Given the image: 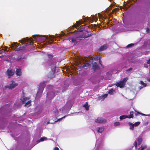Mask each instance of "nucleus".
<instances>
[{
    "label": "nucleus",
    "instance_id": "49",
    "mask_svg": "<svg viewBox=\"0 0 150 150\" xmlns=\"http://www.w3.org/2000/svg\"><path fill=\"white\" fill-rule=\"evenodd\" d=\"M63 118V117H62L61 119H58V120H60L62 119Z\"/></svg>",
    "mask_w": 150,
    "mask_h": 150
},
{
    "label": "nucleus",
    "instance_id": "3",
    "mask_svg": "<svg viewBox=\"0 0 150 150\" xmlns=\"http://www.w3.org/2000/svg\"><path fill=\"white\" fill-rule=\"evenodd\" d=\"M31 39H29L27 38H23L21 40V43H23L24 42L27 44L31 45L33 44V42L31 41Z\"/></svg>",
    "mask_w": 150,
    "mask_h": 150
},
{
    "label": "nucleus",
    "instance_id": "16",
    "mask_svg": "<svg viewBox=\"0 0 150 150\" xmlns=\"http://www.w3.org/2000/svg\"><path fill=\"white\" fill-rule=\"evenodd\" d=\"M83 107L85 108L86 110H88L89 106L88 105V102H86V103L83 105Z\"/></svg>",
    "mask_w": 150,
    "mask_h": 150
},
{
    "label": "nucleus",
    "instance_id": "12",
    "mask_svg": "<svg viewBox=\"0 0 150 150\" xmlns=\"http://www.w3.org/2000/svg\"><path fill=\"white\" fill-rule=\"evenodd\" d=\"M91 64L88 63H86L85 64L83 65H81L80 66V68H83L85 67H88L90 66Z\"/></svg>",
    "mask_w": 150,
    "mask_h": 150
},
{
    "label": "nucleus",
    "instance_id": "48",
    "mask_svg": "<svg viewBox=\"0 0 150 150\" xmlns=\"http://www.w3.org/2000/svg\"><path fill=\"white\" fill-rule=\"evenodd\" d=\"M70 103V102L69 101L67 102V104H69V103Z\"/></svg>",
    "mask_w": 150,
    "mask_h": 150
},
{
    "label": "nucleus",
    "instance_id": "41",
    "mask_svg": "<svg viewBox=\"0 0 150 150\" xmlns=\"http://www.w3.org/2000/svg\"><path fill=\"white\" fill-rule=\"evenodd\" d=\"M54 150H59V149L58 147H55L54 148Z\"/></svg>",
    "mask_w": 150,
    "mask_h": 150
},
{
    "label": "nucleus",
    "instance_id": "10",
    "mask_svg": "<svg viewBox=\"0 0 150 150\" xmlns=\"http://www.w3.org/2000/svg\"><path fill=\"white\" fill-rule=\"evenodd\" d=\"M21 69L20 68H17L16 71V74L17 76H21L22 75V72L21 71Z\"/></svg>",
    "mask_w": 150,
    "mask_h": 150
},
{
    "label": "nucleus",
    "instance_id": "4",
    "mask_svg": "<svg viewBox=\"0 0 150 150\" xmlns=\"http://www.w3.org/2000/svg\"><path fill=\"white\" fill-rule=\"evenodd\" d=\"M45 84L44 82L40 83L38 91L37 94V96H38V94L40 93H42V92L44 89L45 88Z\"/></svg>",
    "mask_w": 150,
    "mask_h": 150
},
{
    "label": "nucleus",
    "instance_id": "51",
    "mask_svg": "<svg viewBox=\"0 0 150 150\" xmlns=\"http://www.w3.org/2000/svg\"><path fill=\"white\" fill-rule=\"evenodd\" d=\"M105 96H106V97H107V95H108V94H105Z\"/></svg>",
    "mask_w": 150,
    "mask_h": 150
},
{
    "label": "nucleus",
    "instance_id": "33",
    "mask_svg": "<svg viewBox=\"0 0 150 150\" xmlns=\"http://www.w3.org/2000/svg\"><path fill=\"white\" fill-rule=\"evenodd\" d=\"M137 112V113L138 114H139L142 115H143V116H146V115H145V114H143V113H140V112Z\"/></svg>",
    "mask_w": 150,
    "mask_h": 150
},
{
    "label": "nucleus",
    "instance_id": "13",
    "mask_svg": "<svg viewBox=\"0 0 150 150\" xmlns=\"http://www.w3.org/2000/svg\"><path fill=\"white\" fill-rule=\"evenodd\" d=\"M128 124L130 126V129L132 130H133L134 127V126L133 124L131 122H129Z\"/></svg>",
    "mask_w": 150,
    "mask_h": 150
},
{
    "label": "nucleus",
    "instance_id": "34",
    "mask_svg": "<svg viewBox=\"0 0 150 150\" xmlns=\"http://www.w3.org/2000/svg\"><path fill=\"white\" fill-rule=\"evenodd\" d=\"M99 63L101 65V66H103V65L102 64V62L100 59H99Z\"/></svg>",
    "mask_w": 150,
    "mask_h": 150
},
{
    "label": "nucleus",
    "instance_id": "57",
    "mask_svg": "<svg viewBox=\"0 0 150 150\" xmlns=\"http://www.w3.org/2000/svg\"><path fill=\"white\" fill-rule=\"evenodd\" d=\"M49 123V122H47V124H48Z\"/></svg>",
    "mask_w": 150,
    "mask_h": 150
},
{
    "label": "nucleus",
    "instance_id": "42",
    "mask_svg": "<svg viewBox=\"0 0 150 150\" xmlns=\"http://www.w3.org/2000/svg\"><path fill=\"white\" fill-rule=\"evenodd\" d=\"M4 50H0V54H1L4 51Z\"/></svg>",
    "mask_w": 150,
    "mask_h": 150
},
{
    "label": "nucleus",
    "instance_id": "55",
    "mask_svg": "<svg viewBox=\"0 0 150 150\" xmlns=\"http://www.w3.org/2000/svg\"><path fill=\"white\" fill-rule=\"evenodd\" d=\"M133 1L134 2H135V1H134V0H133Z\"/></svg>",
    "mask_w": 150,
    "mask_h": 150
},
{
    "label": "nucleus",
    "instance_id": "29",
    "mask_svg": "<svg viewBox=\"0 0 150 150\" xmlns=\"http://www.w3.org/2000/svg\"><path fill=\"white\" fill-rule=\"evenodd\" d=\"M120 123L119 122H116L114 124V125L115 126H117L120 125Z\"/></svg>",
    "mask_w": 150,
    "mask_h": 150
},
{
    "label": "nucleus",
    "instance_id": "5",
    "mask_svg": "<svg viewBox=\"0 0 150 150\" xmlns=\"http://www.w3.org/2000/svg\"><path fill=\"white\" fill-rule=\"evenodd\" d=\"M11 82V84H10L9 86H5V88H8L9 89H12L15 88L16 86L18 85V84L15 83L13 81H12Z\"/></svg>",
    "mask_w": 150,
    "mask_h": 150
},
{
    "label": "nucleus",
    "instance_id": "52",
    "mask_svg": "<svg viewBox=\"0 0 150 150\" xmlns=\"http://www.w3.org/2000/svg\"><path fill=\"white\" fill-rule=\"evenodd\" d=\"M35 36V35H33V38H34Z\"/></svg>",
    "mask_w": 150,
    "mask_h": 150
},
{
    "label": "nucleus",
    "instance_id": "8",
    "mask_svg": "<svg viewBox=\"0 0 150 150\" xmlns=\"http://www.w3.org/2000/svg\"><path fill=\"white\" fill-rule=\"evenodd\" d=\"M92 64H93L92 69L94 71L100 69V67L96 62H94L93 63H92Z\"/></svg>",
    "mask_w": 150,
    "mask_h": 150
},
{
    "label": "nucleus",
    "instance_id": "18",
    "mask_svg": "<svg viewBox=\"0 0 150 150\" xmlns=\"http://www.w3.org/2000/svg\"><path fill=\"white\" fill-rule=\"evenodd\" d=\"M127 115H122L120 117V120H123L126 118H127Z\"/></svg>",
    "mask_w": 150,
    "mask_h": 150
},
{
    "label": "nucleus",
    "instance_id": "2",
    "mask_svg": "<svg viewBox=\"0 0 150 150\" xmlns=\"http://www.w3.org/2000/svg\"><path fill=\"white\" fill-rule=\"evenodd\" d=\"M21 46V45H20L17 43L14 42L11 44V47L15 51H19L22 50Z\"/></svg>",
    "mask_w": 150,
    "mask_h": 150
},
{
    "label": "nucleus",
    "instance_id": "39",
    "mask_svg": "<svg viewBox=\"0 0 150 150\" xmlns=\"http://www.w3.org/2000/svg\"><path fill=\"white\" fill-rule=\"evenodd\" d=\"M123 7V8L126 9V10H127L128 9V8L126 6V5L125 4L124 5V6Z\"/></svg>",
    "mask_w": 150,
    "mask_h": 150
},
{
    "label": "nucleus",
    "instance_id": "19",
    "mask_svg": "<svg viewBox=\"0 0 150 150\" xmlns=\"http://www.w3.org/2000/svg\"><path fill=\"white\" fill-rule=\"evenodd\" d=\"M98 132H100V133H102L103 131V128H102V127H98Z\"/></svg>",
    "mask_w": 150,
    "mask_h": 150
},
{
    "label": "nucleus",
    "instance_id": "36",
    "mask_svg": "<svg viewBox=\"0 0 150 150\" xmlns=\"http://www.w3.org/2000/svg\"><path fill=\"white\" fill-rule=\"evenodd\" d=\"M147 64H149L150 67V59L147 61Z\"/></svg>",
    "mask_w": 150,
    "mask_h": 150
},
{
    "label": "nucleus",
    "instance_id": "6",
    "mask_svg": "<svg viewBox=\"0 0 150 150\" xmlns=\"http://www.w3.org/2000/svg\"><path fill=\"white\" fill-rule=\"evenodd\" d=\"M106 120L105 119L101 117H98L95 120V122L99 123H104L106 122Z\"/></svg>",
    "mask_w": 150,
    "mask_h": 150
},
{
    "label": "nucleus",
    "instance_id": "46",
    "mask_svg": "<svg viewBox=\"0 0 150 150\" xmlns=\"http://www.w3.org/2000/svg\"><path fill=\"white\" fill-rule=\"evenodd\" d=\"M8 48V47H6L5 49V50H6Z\"/></svg>",
    "mask_w": 150,
    "mask_h": 150
},
{
    "label": "nucleus",
    "instance_id": "21",
    "mask_svg": "<svg viewBox=\"0 0 150 150\" xmlns=\"http://www.w3.org/2000/svg\"><path fill=\"white\" fill-rule=\"evenodd\" d=\"M28 99L27 98L25 97L23 98V100H22V103L23 104H24L26 102L27 100Z\"/></svg>",
    "mask_w": 150,
    "mask_h": 150
},
{
    "label": "nucleus",
    "instance_id": "31",
    "mask_svg": "<svg viewBox=\"0 0 150 150\" xmlns=\"http://www.w3.org/2000/svg\"><path fill=\"white\" fill-rule=\"evenodd\" d=\"M48 57L50 59H52V58L53 57V56L52 54H48Z\"/></svg>",
    "mask_w": 150,
    "mask_h": 150
},
{
    "label": "nucleus",
    "instance_id": "35",
    "mask_svg": "<svg viewBox=\"0 0 150 150\" xmlns=\"http://www.w3.org/2000/svg\"><path fill=\"white\" fill-rule=\"evenodd\" d=\"M146 31L147 32L149 33L150 31V30H149V28H146Z\"/></svg>",
    "mask_w": 150,
    "mask_h": 150
},
{
    "label": "nucleus",
    "instance_id": "53",
    "mask_svg": "<svg viewBox=\"0 0 150 150\" xmlns=\"http://www.w3.org/2000/svg\"><path fill=\"white\" fill-rule=\"evenodd\" d=\"M1 56H3L2 55H0V57H1Z\"/></svg>",
    "mask_w": 150,
    "mask_h": 150
},
{
    "label": "nucleus",
    "instance_id": "47",
    "mask_svg": "<svg viewBox=\"0 0 150 150\" xmlns=\"http://www.w3.org/2000/svg\"><path fill=\"white\" fill-rule=\"evenodd\" d=\"M21 59V58H18L17 59V60L18 61L20 60Z\"/></svg>",
    "mask_w": 150,
    "mask_h": 150
},
{
    "label": "nucleus",
    "instance_id": "50",
    "mask_svg": "<svg viewBox=\"0 0 150 150\" xmlns=\"http://www.w3.org/2000/svg\"><path fill=\"white\" fill-rule=\"evenodd\" d=\"M49 93H47V96H48V95H49Z\"/></svg>",
    "mask_w": 150,
    "mask_h": 150
},
{
    "label": "nucleus",
    "instance_id": "23",
    "mask_svg": "<svg viewBox=\"0 0 150 150\" xmlns=\"http://www.w3.org/2000/svg\"><path fill=\"white\" fill-rule=\"evenodd\" d=\"M114 91L112 89H111L109 91L108 93L110 94H112L113 92Z\"/></svg>",
    "mask_w": 150,
    "mask_h": 150
},
{
    "label": "nucleus",
    "instance_id": "17",
    "mask_svg": "<svg viewBox=\"0 0 150 150\" xmlns=\"http://www.w3.org/2000/svg\"><path fill=\"white\" fill-rule=\"evenodd\" d=\"M133 112H130V114L129 115H127V118H133Z\"/></svg>",
    "mask_w": 150,
    "mask_h": 150
},
{
    "label": "nucleus",
    "instance_id": "9",
    "mask_svg": "<svg viewBox=\"0 0 150 150\" xmlns=\"http://www.w3.org/2000/svg\"><path fill=\"white\" fill-rule=\"evenodd\" d=\"M115 85L117 87L122 88L124 87V86L125 85V83L124 82L122 81H120L116 83Z\"/></svg>",
    "mask_w": 150,
    "mask_h": 150
},
{
    "label": "nucleus",
    "instance_id": "30",
    "mask_svg": "<svg viewBox=\"0 0 150 150\" xmlns=\"http://www.w3.org/2000/svg\"><path fill=\"white\" fill-rule=\"evenodd\" d=\"M118 10V9L117 8H115L112 11V13H114V12L117 11Z\"/></svg>",
    "mask_w": 150,
    "mask_h": 150
},
{
    "label": "nucleus",
    "instance_id": "37",
    "mask_svg": "<svg viewBox=\"0 0 150 150\" xmlns=\"http://www.w3.org/2000/svg\"><path fill=\"white\" fill-rule=\"evenodd\" d=\"M132 68H129V69H128L127 70H126V71H131L132 70Z\"/></svg>",
    "mask_w": 150,
    "mask_h": 150
},
{
    "label": "nucleus",
    "instance_id": "26",
    "mask_svg": "<svg viewBox=\"0 0 150 150\" xmlns=\"http://www.w3.org/2000/svg\"><path fill=\"white\" fill-rule=\"evenodd\" d=\"M91 34H88L87 35H85L84 36V37L85 38H88V37H90V36H91Z\"/></svg>",
    "mask_w": 150,
    "mask_h": 150
},
{
    "label": "nucleus",
    "instance_id": "44",
    "mask_svg": "<svg viewBox=\"0 0 150 150\" xmlns=\"http://www.w3.org/2000/svg\"><path fill=\"white\" fill-rule=\"evenodd\" d=\"M73 26H74V27L76 28H77V25H76L75 24L74 25H73Z\"/></svg>",
    "mask_w": 150,
    "mask_h": 150
},
{
    "label": "nucleus",
    "instance_id": "20",
    "mask_svg": "<svg viewBox=\"0 0 150 150\" xmlns=\"http://www.w3.org/2000/svg\"><path fill=\"white\" fill-rule=\"evenodd\" d=\"M140 83L143 86V87H146V84L145 83H144L142 81H140Z\"/></svg>",
    "mask_w": 150,
    "mask_h": 150
},
{
    "label": "nucleus",
    "instance_id": "56",
    "mask_svg": "<svg viewBox=\"0 0 150 150\" xmlns=\"http://www.w3.org/2000/svg\"><path fill=\"white\" fill-rule=\"evenodd\" d=\"M57 122V121H55V122Z\"/></svg>",
    "mask_w": 150,
    "mask_h": 150
},
{
    "label": "nucleus",
    "instance_id": "15",
    "mask_svg": "<svg viewBox=\"0 0 150 150\" xmlns=\"http://www.w3.org/2000/svg\"><path fill=\"white\" fill-rule=\"evenodd\" d=\"M31 101L30 100L28 101L27 102L25 103V106L28 107L30 106L31 105Z\"/></svg>",
    "mask_w": 150,
    "mask_h": 150
},
{
    "label": "nucleus",
    "instance_id": "24",
    "mask_svg": "<svg viewBox=\"0 0 150 150\" xmlns=\"http://www.w3.org/2000/svg\"><path fill=\"white\" fill-rule=\"evenodd\" d=\"M140 123V122H136L134 124H133L134 126H138Z\"/></svg>",
    "mask_w": 150,
    "mask_h": 150
},
{
    "label": "nucleus",
    "instance_id": "27",
    "mask_svg": "<svg viewBox=\"0 0 150 150\" xmlns=\"http://www.w3.org/2000/svg\"><path fill=\"white\" fill-rule=\"evenodd\" d=\"M137 142H138V145H139L141 144L142 140L141 139L138 138L137 139Z\"/></svg>",
    "mask_w": 150,
    "mask_h": 150
},
{
    "label": "nucleus",
    "instance_id": "14",
    "mask_svg": "<svg viewBox=\"0 0 150 150\" xmlns=\"http://www.w3.org/2000/svg\"><path fill=\"white\" fill-rule=\"evenodd\" d=\"M107 48V46L106 45H104L101 46L99 50L100 51L103 50Z\"/></svg>",
    "mask_w": 150,
    "mask_h": 150
},
{
    "label": "nucleus",
    "instance_id": "1",
    "mask_svg": "<svg viewBox=\"0 0 150 150\" xmlns=\"http://www.w3.org/2000/svg\"><path fill=\"white\" fill-rule=\"evenodd\" d=\"M51 67V71L50 72L48 75V77L50 78H52L54 77V75L56 71V66L55 63L54 62L52 63Z\"/></svg>",
    "mask_w": 150,
    "mask_h": 150
},
{
    "label": "nucleus",
    "instance_id": "54",
    "mask_svg": "<svg viewBox=\"0 0 150 150\" xmlns=\"http://www.w3.org/2000/svg\"><path fill=\"white\" fill-rule=\"evenodd\" d=\"M91 60H93V58H92L91 59Z\"/></svg>",
    "mask_w": 150,
    "mask_h": 150
},
{
    "label": "nucleus",
    "instance_id": "22",
    "mask_svg": "<svg viewBox=\"0 0 150 150\" xmlns=\"http://www.w3.org/2000/svg\"><path fill=\"white\" fill-rule=\"evenodd\" d=\"M146 147L145 146H141V147L139 148V150H143Z\"/></svg>",
    "mask_w": 150,
    "mask_h": 150
},
{
    "label": "nucleus",
    "instance_id": "28",
    "mask_svg": "<svg viewBox=\"0 0 150 150\" xmlns=\"http://www.w3.org/2000/svg\"><path fill=\"white\" fill-rule=\"evenodd\" d=\"M134 45V44H133V43L130 44L128 45L127 46V47H128V48L129 47H132V46H133Z\"/></svg>",
    "mask_w": 150,
    "mask_h": 150
},
{
    "label": "nucleus",
    "instance_id": "38",
    "mask_svg": "<svg viewBox=\"0 0 150 150\" xmlns=\"http://www.w3.org/2000/svg\"><path fill=\"white\" fill-rule=\"evenodd\" d=\"M144 67H146V68H148V66L147 65V64H144Z\"/></svg>",
    "mask_w": 150,
    "mask_h": 150
},
{
    "label": "nucleus",
    "instance_id": "25",
    "mask_svg": "<svg viewBox=\"0 0 150 150\" xmlns=\"http://www.w3.org/2000/svg\"><path fill=\"white\" fill-rule=\"evenodd\" d=\"M47 139V138L45 137H42L39 140V141H44L45 139Z\"/></svg>",
    "mask_w": 150,
    "mask_h": 150
},
{
    "label": "nucleus",
    "instance_id": "32",
    "mask_svg": "<svg viewBox=\"0 0 150 150\" xmlns=\"http://www.w3.org/2000/svg\"><path fill=\"white\" fill-rule=\"evenodd\" d=\"M137 141H135L134 142V145L136 149H137Z\"/></svg>",
    "mask_w": 150,
    "mask_h": 150
},
{
    "label": "nucleus",
    "instance_id": "7",
    "mask_svg": "<svg viewBox=\"0 0 150 150\" xmlns=\"http://www.w3.org/2000/svg\"><path fill=\"white\" fill-rule=\"evenodd\" d=\"M6 74L8 76V77L9 78L14 75V73L12 69H9L7 70Z\"/></svg>",
    "mask_w": 150,
    "mask_h": 150
},
{
    "label": "nucleus",
    "instance_id": "45",
    "mask_svg": "<svg viewBox=\"0 0 150 150\" xmlns=\"http://www.w3.org/2000/svg\"><path fill=\"white\" fill-rule=\"evenodd\" d=\"M83 30L81 29H79V31L80 32H81Z\"/></svg>",
    "mask_w": 150,
    "mask_h": 150
},
{
    "label": "nucleus",
    "instance_id": "11",
    "mask_svg": "<svg viewBox=\"0 0 150 150\" xmlns=\"http://www.w3.org/2000/svg\"><path fill=\"white\" fill-rule=\"evenodd\" d=\"M69 40L72 43H74V45H76L77 43L76 41L77 39L73 38H69Z\"/></svg>",
    "mask_w": 150,
    "mask_h": 150
},
{
    "label": "nucleus",
    "instance_id": "43",
    "mask_svg": "<svg viewBox=\"0 0 150 150\" xmlns=\"http://www.w3.org/2000/svg\"><path fill=\"white\" fill-rule=\"evenodd\" d=\"M127 79V78H124L122 81H123V82H124L125 81H126V79Z\"/></svg>",
    "mask_w": 150,
    "mask_h": 150
},
{
    "label": "nucleus",
    "instance_id": "40",
    "mask_svg": "<svg viewBox=\"0 0 150 150\" xmlns=\"http://www.w3.org/2000/svg\"><path fill=\"white\" fill-rule=\"evenodd\" d=\"M76 23L77 25H80L81 23H80V21H76Z\"/></svg>",
    "mask_w": 150,
    "mask_h": 150
}]
</instances>
